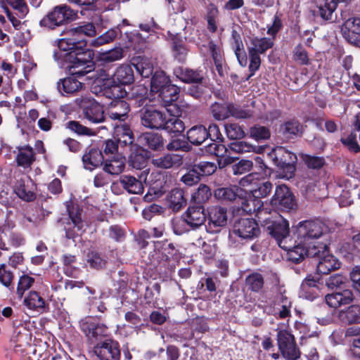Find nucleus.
<instances>
[{
    "label": "nucleus",
    "instance_id": "f257e3e1",
    "mask_svg": "<svg viewBox=\"0 0 360 360\" xmlns=\"http://www.w3.org/2000/svg\"><path fill=\"white\" fill-rule=\"evenodd\" d=\"M73 37L58 40V50L53 52V58L60 68L68 70L72 77L60 79L57 84L62 94H73L82 88V82L73 76H84L94 69V51L86 47L87 41L75 36L93 37L96 34L94 24H84L68 32Z\"/></svg>",
    "mask_w": 360,
    "mask_h": 360
},
{
    "label": "nucleus",
    "instance_id": "f03ea898",
    "mask_svg": "<svg viewBox=\"0 0 360 360\" xmlns=\"http://www.w3.org/2000/svg\"><path fill=\"white\" fill-rule=\"evenodd\" d=\"M131 64L117 67L111 78L96 79L91 85V91L108 98H124L127 95L125 86L134 82Z\"/></svg>",
    "mask_w": 360,
    "mask_h": 360
},
{
    "label": "nucleus",
    "instance_id": "7ed1b4c3",
    "mask_svg": "<svg viewBox=\"0 0 360 360\" xmlns=\"http://www.w3.org/2000/svg\"><path fill=\"white\" fill-rule=\"evenodd\" d=\"M274 39L269 37H250L246 42L248 56L250 58L249 71L250 77L255 75L261 65L260 54H264L267 50L274 46Z\"/></svg>",
    "mask_w": 360,
    "mask_h": 360
},
{
    "label": "nucleus",
    "instance_id": "20e7f679",
    "mask_svg": "<svg viewBox=\"0 0 360 360\" xmlns=\"http://www.w3.org/2000/svg\"><path fill=\"white\" fill-rule=\"evenodd\" d=\"M326 231V225L319 219L302 221L297 226V238L304 245H318L316 240Z\"/></svg>",
    "mask_w": 360,
    "mask_h": 360
},
{
    "label": "nucleus",
    "instance_id": "39448f33",
    "mask_svg": "<svg viewBox=\"0 0 360 360\" xmlns=\"http://www.w3.org/2000/svg\"><path fill=\"white\" fill-rule=\"evenodd\" d=\"M269 218L266 221H260L266 227L269 234L274 238L277 244L282 249H287L285 242L290 235L288 221L272 210V214L267 216Z\"/></svg>",
    "mask_w": 360,
    "mask_h": 360
},
{
    "label": "nucleus",
    "instance_id": "423d86ee",
    "mask_svg": "<svg viewBox=\"0 0 360 360\" xmlns=\"http://www.w3.org/2000/svg\"><path fill=\"white\" fill-rule=\"evenodd\" d=\"M276 342L278 351L285 360H298L300 358L301 351L291 332L285 329L278 330Z\"/></svg>",
    "mask_w": 360,
    "mask_h": 360
},
{
    "label": "nucleus",
    "instance_id": "0eeeda50",
    "mask_svg": "<svg viewBox=\"0 0 360 360\" xmlns=\"http://www.w3.org/2000/svg\"><path fill=\"white\" fill-rule=\"evenodd\" d=\"M261 174L255 172L251 173L240 181V184L243 187H249L246 191L257 199L266 197L272 191L273 185L269 181L259 179Z\"/></svg>",
    "mask_w": 360,
    "mask_h": 360
},
{
    "label": "nucleus",
    "instance_id": "6e6552de",
    "mask_svg": "<svg viewBox=\"0 0 360 360\" xmlns=\"http://www.w3.org/2000/svg\"><path fill=\"white\" fill-rule=\"evenodd\" d=\"M239 211L249 214L255 213L259 222L268 221L269 218L266 215L272 214L269 204L264 205L261 200L253 197L252 194L247 198L241 199Z\"/></svg>",
    "mask_w": 360,
    "mask_h": 360
},
{
    "label": "nucleus",
    "instance_id": "1a4fd4ad",
    "mask_svg": "<svg viewBox=\"0 0 360 360\" xmlns=\"http://www.w3.org/2000/svg\"><path fill=\"white\" fill-rule=\"evenodd\" d=\"M270 207L282 211H290L297 207L295 197L290 188L284 185H278L276 187L275 193L271 198Z\"/></svg>",
    "mask_w": 360,
    "mask_h": 360
},
{
    "label": "nucleus",
    "instance_id": "9d476101",
    "mask_svg": "<svg viewBox=\"0 0 360 360\" xmlns=\"http://www.w3.org/2000/svg\"><path fill=\"white\" fill-rule=\"evenodd\" d=\"M80 328L91 342L103 341L108 337V327L93 317H86L79 322Z\"/></svg>",
    "mask_w": 360,
    "mask_h": 360
},
{
    "label": "nucleus",
    "instance_id": "9b49d317",
    "mask_svg": "<svg viewBox=\"0 0 360 360\" xmlns=\"http://www.w3.org/2000/svg\"><path fill=\"white\" fill-rule=\"evenodd\" d=\"M93 352L100 360H120L121 356L119 342L111 338L95 343Z\"/></svg>",
    "mask_w": 360,
    "mask_h": 360
},
{
    "label": "nucleus",
    "instance_id": "f8f14e48",
    "mask_svg": "<svg viewBox=\"0 0 360 360\" xmlns=\"http://www.w3.org/2000/svg\"><path fill=\"white\" fill-rule=\"evenodd\" d=\"M261 231L257 221L250 218H240L235 221L233 233L244 240H253L260 235Z\"/></svg>",
    "mask_w": 360,
    "mask_h": 360
},
{
    "label": "nucleus",
    "instance_id": "ddd939ff",
    "mask_svg": "<svg viewBox=\"0 0 360 360\" xmlns=\"http://www.w3.org/2000/svg\"><path fill=\"white\" fill-rule=\"evenodd\" d=\"M288 259L289 261L295 264L301 262L305 256L313 257L323 252L325 246L323 243H319L318 245H304L303 243H300L292 248H289L287 246Z\"/></svg>",
    "mask_w": 360,
    "mask_h": 360
},
{
    "label": "nucleus",
    "instance_id": "4468645a",
    "mask_svg": "<svg viewBox=\"0 0 360 360\" xmlns=\"http://www.w3.org/2000/svg\"><path fill=\"white\" fill-rule=\"evenodd\" d=\"M69 218L65 226V237L75 240L84 231V222L81 219V210L76 206L68 207Z\"/></svg>",
    "mask_w": 360,
    "mask_h": 360
},
{
    "label": "nucleus",
    "instance_id": "2eb2a0df",
    "mask_svg": "<svg viewBox=\"0 0 360 360\" xmlns=\"http://www.w3.org/2000/svg\"><path fill=\"white\" fill-rule=\"evenodd\" d=\"M167 113L153 106L145 108L141 115L142 124L150 129H162Z\"/></svg>",
    "mask_w": 360,
    "mask_h": 360
},
{
    "label": "nucleus",
    "instance_id": "dca6fc26",
    "mask_svg": "<svg viewBox=\"0 0 360 360\" xmlns=\"http://www.w3.org/2000/svg\"><path fill=\"white\" fill-rule=\"evenodd\" d=\"M227 222V210L220 206H214L208 212V222L205 225L206 231L210 233H217Z\"/></svg>",
    "mask_w": 360,
    "mask_h": 360
},
{
    "label": "nucleus",
    "instance_id": "f3484780",
    "mask_svg": "<svg viewBox=\"0 0 360 360\" xmlns=\"http://www.w3.org/2000/svg\"><path fill=\"white\" fill-rule=\"evenodd\" d=\"M303 127L296 118L284 121L278 128V134L283 141L289 142L300 137L302 134Z\"/></svg>",
    "mask_w": 360,
    "mask_h": 360
},
{
    "label": "nucleus",
    "instance_id": "a211bd4d",
    "mask_svg": "<svg viewBox=\"0 0 360 360\" xmlns=\"http://www.w3.org/2000/svg\"><path fill=\"white\" fill-rule=\"evenodd\" d=\"M325 250L323 252L313 258H317L319 262L316 265L317 272L320 274H328L331 271H334L340 268L341 263L333 255L328 253V248L326 244L323 243Z\"/></svg>",
    "mask_w": 360,
    "mask_h": 360
},
{
    "label": "nucleus",
    "instance_id": "6ab92c4d",
    "mask_svg": "<svg viewBox=\"0 0 360 360\" xmlns=\"http://www.w3.org/2000/svg\"><path fill=\"white\" fill-rule=\"evenodd\" d=\"M22 304L27 310L39 314L49 311V303L35 290H30L25 295Z\"/></svg>",
    "mask_w": 360,
    "mask_h": 360
},
{
    "label": "nucleus",
    "instance_id": "aec40b11",
    "mask_svg": "<svg viewBox=\"0 0 360 360\" xmlns=\"http://www.w3.org/2000/svg\"><path fill=\"white\" fill-rule=\"evenodd\" d=\"M354 296L352 290L346 288L325 296L326 304L333 309H337L342 305L349 304L353 302Z\"/></svg>",
    "mask_w": 360,
    "mask_h": 360
},
{
    "label": "nucleus",
    "instance_id": "412c9836",
    "mask_svg": "<svg viewBox=\"0 0 360 360\" xmlns=\"http://www.w3.org/2000/svg\"><path fill=\"white\" fill-rule=\"evenodd\" d=\"M182 215L192 230L198 229L206 221V214L202 205L189 206Z\"/></svg>",
    "mask_w": 360,
    "mask_h": 360
},
{
    "label": "nucleus",
    "instance_id": "4be33fe9",
    "mask_svg": "<svg viewBox=\"0 0 360 360\" xmlns=\"http://www.w3.org/2000/svg\"><path fill=\"white\" fill-rule=\"evenodd\" d=\"M49 22H68L75 20L77 11L72 9L66 4L56 6L46 15Z\"/></svg>",
    "mask_w": 360,
    "mask_h": 360
},
{
    "label": "nucleus",
    "instance_id": "5701e85b",
    "mask_svg": "<svg viewBox=\"0 0 360 360\" xmlns=\"http://www.w3.org/2000/svg\"><path fill=\"white\" fill-rule=\"evenodd\" d=\"M273 302L274 307V314L280 319H285L290 315L292 302L285 295V290L282 288H278V292L274 295Z\"/></svg>",
    "mask_w": 360,
    "mask_h": 360
},
{
    "label": "nucleus",
    "instance_id": "b1692460",
    "mask_svg": "<svg viewBox=\"0 0 360 360\" xmlns=\"http://www.w3.org/2000/svg\"><path fill=\"white\" fill-rule=\"evenodd\" d=\"M14 191L24 201L32 202L36 199L34 185L29 177L17 180L14 186Z\"/></svg>",
    "mask_w": 360,
    "mask_h": 360
},
{
    "label": "nucleus",
    "instance_id": "393cba45",
    "mask_svg": "<svg viewBox=\"0 0 360 360\" xmlns=\"http://www.w3.org/2000/svg\"><path fill=\"white\" fill-rule=\"evenodd\" d=\"M111 101L108 110V115L111 120H117L120 122L124 121L130 110L129 104L122 98H111Z\"/></svg>",
    "mask_w": 360,
    "mask_h": 360
},
{
    "label": "nucleus",
    "instance_id": "a878e982",
    "mask_svg": "<svg viewBox=\"0 0 360 360\" xmlns=\"http://www.w3.org/2000/svg\"><path fill=\"white\" fill-rule=\"evenodd\" d=\"M114 139L120 148H129L131 150L135 146L133 144L134 141L133 132L127 124H122L115 127Z\"/></svg>",
    "mask_w": 360,
    "mask_h": 360
},
{
    "label": "nucleus",
    "instance_id": "bb28decb",
    "mask_svg": "<svg viewBox=\"0 0 360 360\" xmlns=\"http://www.w3.org/2000/svg\"><path fill=\"white\" fill-rule=\"evenodd\" d=\"M84 117L93 123H100L104 121L103 106L95 101L85 102L83 107Z\"/></svg>",
    "mask_w": 360,
    "mask_h": 360
},
{
    "label": "nucleus",
    "instance_id": "cd10ccee",
    "mask_svg": "<svg viewBox=\"0 0 360 360\" xmlns=\"http://www.w3.org/2000/svg\"><path fill=\"white\" fill-rule=\"evenodd\" d=\"M323 6H320L317 10L312 11L314 18H319L323 20H328L330 18L333 13L338 8L339 4L348 5L352 0H323Z\"/></svg>",
    "mask_w": 360,
    "mask_h": 360
},
{
    "label": "nucleus",
    "instance_id": "c85d7f7f",
    "mask_svg": "<svg viewBox=\"0 0 360 360\" xmlns=\"http://www.w3.org/2000/svg\"><path fill=\"white\" fill-rule=\"evenodd\" d=\"M174 74L181 81L188 84H200L204 79L202 70L188 68L177 67L174 70Z\"/></svg>",
    "mask_w": 360,
    "mask_h": 360
},
{
    "label": "nucleus",
    "instance_id": "c756f323",
    "mask_svg": "<svg viewBox=\"0 0 360 360\" xmlns=\"http://www.w3.org/2000/svg\"><path fill=\"white\" fill-rule=\"evenodd\" d=\"M275 157L274 161L280 167L287 168L292 172L295 170L294 163L297 161L295 154L288 151L283 147H280L275 150Z\"/></svg>",
    "mask_w": 360,
    "mask_h": 360
},
{
    "label": "nucleus",
    "instance_id": "7c9ffc66",
    "mask_svg": "<svg viewBox=\"0 0 360 360\" xmlns=\"http://www.w3.org/2000/svg\"><path fill=\"white\" fill-rule=\"evenodd\" d=\"M165 201L167 207L174 212H179L186 205L184 192L179 188L172 189L167 194Z\"/></svg>",
    "mask_w": 360,
    "mask_h": 360
},
{
    "label": "nucleus",
    "instance_id": "2f4dec72",
    "mask_svg": "<svg viewBox=\"0 0 360 360\" xmlns=\"http://www.w3.org/2000/svg\"><path fill=\"white\" fill-rule=\"evenodd\" d=\"M105 158L101 150L92 148L84 154L82 156V162L85 169L93 170L102 165Z\"/></svg>",
    "mask_w": 360,
    "mask_h": 360
},
{
    "label": "nucleus",
    "instance_id": "473e14b6",
    "mask_svg": "<svg viewBox=\"0 0 360 360\" xmlns=\"http://www.w3.org/2000/svg\"><path fill=\"white\" fill-rule=\"evenodd\" d=\"M150 155L148 151L141 147H136L129 156V165L134 169H143L146 167Z\"/></svg>",
    "mask_w": 360,
    "mask_h": 360
},
{
    "label": "nucleus",
    "instance_id": "72a5a7b5",
    "mask_svg": "<svg viewBox=\"0 0 360 360\" xmlns=\"http://www.w3.org/2000/svg\"><path fill=\"white\" fill-rule=\"evenodd\" d=\"M182 156L174 153H165L162 156L154 158L152 163L154 166L162 169H170L179 167L182 164Z\"/></svg>",
    "mask_w": 360,
    "mask_h": 360
},
{
    "label": "nucleus",
    "instance_id": "f704fd0d",
    "mask_svg": "<svg viewBox=\"0 0 360 360\" xmlns=\"http://www.w3.org/2000/svg\"><path fill=\"white\" fill-rule=\"evenodd\" d=\"M130 63L142 77L148 78L153 75V64L150 58L141 56H134Z\"/></svg>",
    "mask_w": 360,
    "mask_h": 360
},
{
    "label": "nucleus",
    "instance_id": "c9c22d12",
    "mask_svg": "<svg viewBox=\"0 0 360 360\" xmlns=\"http://www.w3.org/2000/svg\"><path fill=\"white\" fill-rule=\"evenodd\" d=\"M162 129L165 130L172 136H177L184 131L185 125L177 115L167 114Z\"/></svg>",
    "mask_w": 360,
    "mask_h": 360
},
{
    "label": "nucleus",
    "instance_id": "e433bc0d",
    "mask_svg": "<svg viewBox=\"0 0 360 360\" xmlns=\"http://www.w3.org/2000/svg\"><path fill=\"white\" fill-rule=\"evenodd\" d=\"M154 250L162 255L161 259L167 262H169L178 252L174 245L167 240L154 242Z\"/></svg>",
    "mask_w": 360,
    "mask_h": 360
},
{
    "label": "nucleus",
    "instance_id": "4c0bfd02",
    "mask_svg": "<svg viewBox=\"0 0 360 360\" xmlns=\"http://www.w3.org/2000/svg\"><path fill=\"white\" fill-rule=\"evenodd\" d=\"M160 99L165 106H173V102L178 99L179 88L172 83L157 92Z\"/></svg>",
    "mask_w": 360,
    "mask_h": 360
},
{
    "label": "nucleus",
    "instance_id": "58836bf2",
    "mask_svg": "<svg viewBox=\"0 0 360 360\" xmlns=\"http://www.w3.org/2000/svg\"><path fill=\"white\" fill-rule=\"evenodd\" d=\"M124 158L120 155L105 158L103 169L110 174H119L124 170Z\"/></svg>",
    "mask_w": 360,
    "mask_h": 360
},
{
    "label": "nucleus",
    "instance_id": "ea45409f",
    "mask_svg": "<svg viewBox=\"0 0 360 360\" xmlns=\"http://www.w3.org/2000/svg\"><path fill=\"white\" fill-rule=\"evenodd\" d=\"M18 166L23 168L30 167L35 160V153L30 146L18 148V153L15 158Z\"/></svg>",
    "mask_w": 360,
    "mask_h": 360
},
{
    "label": "nucleus",
    "instance_id": "a19ab883",
    "mask_svg": "<svg viewBox=\"0 0 360 360\" xmlns=\"http://www.w3.org/2000/svg\"><path fill=\"white\" fill-rule=\"evenodd\" d=\"M120 184L129 193L141 194L143 192L144 187L141 181L132 176H122Z\"/></svg>",
    "mask_w": 360,
    "mask_h": 360
},
{
    "label": "nucleus",
    "instance_id": "79ce46f5",
    "mask_svg": "<svg viewBox=\"0 0 360 360\" xmlns=\"http://www.w3.org/2000/svg\"><path fill=\"white\" fill-rule=\"evenodd\" d=\"M341 31L348 42L360 46V24H342Z\"/></svg>",
    "mask_w": 360,
    "mask_h": 360
},
{
    "label": "nucleus",
    "instance_id": "37998d69",
    "mask_svg": "<svg viewBox=\"0 0 360 360\" xmlns=\"http://www.w3.org/2000/svg\"><path fill=\"white\" fill-rule=\"evenodd\" d=\"M128 96L136 107L146 105L148 103V89L143 85H137L131 88Z\"/></svg>",
    "mask_w": 360,
    "mask_h": 360
},
{
    "label": "nucleus",
    "instance_id": "c03bdc74",
    "mask_svg": "<svg viewBox=\"0 0 360 360\" xmlns=\"http://www.w3.org/2000/svg\"><path fill=\"white\" fill-rule=\"evenodd\" d=\"M339 317L347 324L360 323V306L353 304L339 313Z\"/></svg>",
    "mask_w": 360,
    "mask_h": 360
},
{
    "label": "nucleus",
    "instance_id": "a18cd8bd",
    "mask_svg": "<svg viewBox=\"0 0 360 360\" xmlns=\"http://www.w3.org/2000/svg\"><path fill=\"white\" fill-rule=\"evenodd\" d=\"M187 139L193 145L202 144L207 139V129L202 125L191 127L187 131Z\"/></svg>",
    "mask_w": 360,
    "mask_h": 360
},
{
    "label": "nucleus",
    "instance_id": "49530a36",
    "mask_svg": "<svg viewBox=\"0 0 360 360\" xmlns=\"http://www.w3.org/2000/svg\"><path fill=\"white\" fill-rule=\"evenodd\" d=\"M142 143L153 150H158L163 148V139L161 135L154 132L143 134L141 136Z\"/></svg>",
    "mask_w": 360,
    "mask_h": 360
},
{
    "label": "nucleus",
    "instance_id": "de8ad7c7",
    "mask_svg": "<svg viewBox=\"0 0 360 360\" xmlns=\"http://www.w3.org/2000/svg\"><path fill=\"white\" fill-rule=\"evenodd\" d=\"M229 149L237 153H245L250 152H255L257 153H262L264 150V146H254L244 141H236L231 143L229 145Z\"/></svg>",
    "mask_w": 360,
    "mask_h": 360
},
{
    "label": "nucleus",
    "instance_id": "09e8293b",
    "mask_svg": "<svg viewBox=\"0 0 360 360\" xmlns=\"http://www.w3.org/2000/svg\"><path fill=\"white\" fill-rule=\"evenodd\" d=\"M169 84L170 79L164 71L157 70L152 75L150 89L153 92L157 93Z\"/></svg>",
    "mask_w": 360,
    "mask_h": 360
},
{
    "label": "nucleus",
    "instance_id": "8fccbe9b",
    "mask_svg": "<svg viewBox=\"0 0 360 360\" xmlns=\"http://www.w3.org/2000/svg\"><path fill=\"white\" fill-rule=\"evenodd\" d=\"M14 272L6 264H0V283L10 291H14Z\"/></svg>",
    "mask_w": 360,
    "mask_h": 360
},
{
    "label": "nucleus",
    "instance_id": "3c124183",
    "mask_svg": "<svg viewBox=\"0 0 360 360\" xmlns=\"http://www.w3.org/2000/svg\"><path fill=\"white\" fill-rule=\"evenodd\" d=\"M172 52L173 57L179 63H184L186 61L188 49L181 39L177 37L172 39Z\"/></svg>",
    "mask_w": 360,
    "mask_h": 360
},
{
    "label": "nucleus",
    "instance_id": "603ef678",
    "mask_svg": "<svg viewBox=\"0 0 360 360\" xmlns=\"http://www.w3.org/2000/svg\"><path fill=\"white\" fill-rule=\"evenodd\" d=\"M238 187H219L214 191V197L218 200L231 202L238 196Z\"/></svg>",
    "mask_w": 360,
    "mask_h": 360
},
{
    "label": "nucleus",
    "instance_id": "864d4df0",
    "mask_svg": "<svg viewBox=\"0 0 360 360\" xmlns=\"http://www.w3.org/2000/svg\"><path fill=\"white\" fill-rule=\"evenodd\" d=\"M264 284V276L258 272L249 274L245 278V286L248 290L255 292H260Z\"/></svg>",
    "mask_w": 360,
    "mask_h": 360
},
{
    "label": "nucleus",
    "instance_id": "5fc2aeb1",
    "mask_svg": "<svg viewBox=\"0 0 360 360\" xmlns=\"http://www.w3.org/2000/svg\"><path fill=\"white\" fill-rule=\"evenodd\" d=\"M254 115L253 110L248 107L240 106L238 104L229 103V117L232 116L236 119L251 118Z\"/></svg>",
    "mask_w": 360,
    "mask_h": 360
},
{
    "label": "nucleus",
    "instance_id": "6e6d98bb",
    "mask_svg": "<svg viewBox=\"0 0 360 360\" xmlns=\"http://www.w3.org/2000/svg\"><path fill=\"white\" fill-rule=\"evenodd\" d=\"M211 189L204 184L199 185L197 190L192 194L191 199L197 205H202L207 202L212 196Z\"/></svg>",
    "mask_w": 360,
    "mask_h": 360
},
{
    "label": "nucleus",
    "instance_id": "4d7b16f0",
    "mask_svg": "<svg viewBox=\"0 0 360 360\" xmlns=\"http://www.w3.org/2000/svg\"><path fill=\"white\" fill-rule=\"evenodd\" d=\"M161 286L159 283H155L146 288L144 300L148 304L155 305L159 300Z\"/></svg>",
    "mask_w": 360,
    "mask_h": 360
},
{
    "label": "nucleus",
    "instance_id": "13d9d810",
    "mask_svg": "<svg viewBox=\"0 0 360 360\" xmlns=\"http://www.w3.org/2000/svg\"><path fill=\"white\" fill-rule=\"evenodd\" d=\"M34 281V278L27 274H22L19 277L16 288V295L19 299L23 298L25 291L33 285Z\"/></svg>",
    "mask_w": 360,
    "mask_h": 360
},
{
    "label": "nucleus",
    "instance_id": "bf43d9fd",
    "mask_svg": "<svg viewBox=\"0 0 360 360\" xmlns=\"http://www.w3.org/2000/svg\"><path fill=\"white\" fill-rule=\"evenodd\" d=\"M326 284L328 288L334 291L347 288V278L340 274H335L328 277Z\"/></svg>",
    "mask_w": 360,
    "mask_h": 360
},
{
    "label": "nucleus",
    "instance_id": "052dcab7",
    "mask_svg": "<svg viewBox=\"0 0 360 360\" xmlns=\"http://www.w3.org/2000/svg\"><path fill=\"white\" fill-rule=\"evenodd\" d=\"M218 282L217 278L215 277L207 276L202 278L197 285V290L199 293H204L206 291L210 293L215 292Z\"/></svg>",
    "mask_w": 360,
    "mask_h": 360
},
{
    "label": "nucleus",
    "instance_id": "680f3d73",
    "mask_svg": "<svg viewBox=\"0 0 360 360\" xmlns=\"http://www.w3.org/2000/svg\"><path fill=\"white\" fill-rule=\"evenodd\" d=\"M120 32L118 27L110 29L96 39L91 40V44L94 46H99L110 43L117 37Z\"/></svg>",
    "mask_w": 360,
    "mask_h": 360
},
{
    "label": "nucleus",
    "instance_id": "e2e57ef3",
    "mask_svg": "<svg viewBox=\"0 0 360 360\" xmlns=\"http://www.w3.org/2000/svg\"><path fill=\"white\" fill-rule=\"evenodd\" d=\"M302 158L309 169H319L326 165V160L323 157L304 154L302 155Z\"/></svg>",
    "mask_w": 360,
    "mask_h": 360
},
{
    "label": "nucleus",
    "instance_id": "0e129e2a",
    "mask_svg": "<svg viewBox=\"0 0 360 360\" xmlns=\"http://www.w3.org/2000/svg\"><path fill=\"white\" fill-rule=\"evenodd\" d=\"M213 117L217 120H224L229 117V104L214 103L210 107Z\"/></svg>",
    "mask_w": 360,
    "mask_h": 360
},
{
    "label": "nucleus",
    "instance_id": "69168bd1",
    "mask_svg": "<svg viewBox=\"0 0 360 360\" xmlns=\"http://www.w3.org/2000/svg\"><path fill=\"white\" fill-rule=\"evenodd\" d=\"M193 167L198 172L200 177L210 176L217 170V166L214 162L207 161H201L198 164L193 165Z\"/></svg>",
    "mask_w": 360,
    "mask_h": 360
},
{
    "label": "nucleus",
    "instance_id": "338daca9",
    "mask_svg": "<svg viewBox=\"0 0 360 360\" xmlns=\"http://www.w3.org/2000/svg\"><path fill=\"white\" fill-rule=\"evenodd\" d=\"M356 133L352 131L351 133L346 137H342L340 142L347 148V149L352 153H360V146L356 141Z\"/></svg>",
    "mask_w": 360,
    "mask_h": 360
},
{
    "label": "nucleus",
    "instance_id": "774afa93",
    "mask_svg": "<svg viewBox=\"0 0 360 360\" xmlns=\"http://www.w3.org/2000/svg\"><path fill=\"white\" fill-rule=\"evenodd\" d=\"M250 136L257 140H267L271 136V132L268 127L261 125H255L250 129Z\"/></svg>",
    "mask_w": 360,
    "mask_h": 360
}]
</instances>
